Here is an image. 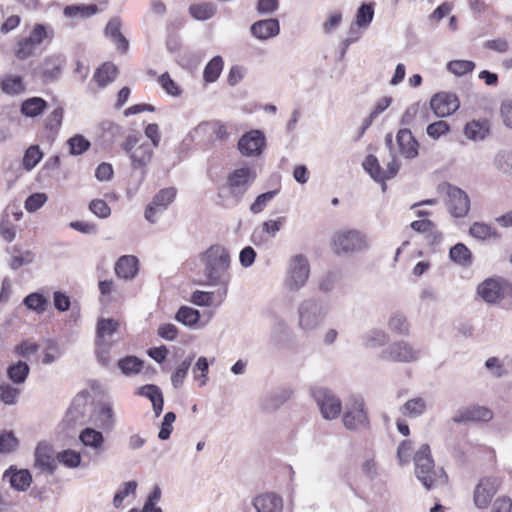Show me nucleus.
<instances>
[{
    "label": "nucleus",
    "instance_id": "obj_43",
    "mask_svg": "<svg viewBox=\"0 0 512 512\" xmlns=\"http://www.w3.org/2000/svg\"><path fill=\"white\" fill-rule=\"evenodd\" d=\"M223 69V60L220 56H215L206 65L203 73V77L206 82H215Z\"/></svg>",
    "mask_w": 512,
    "mask_h": 512
},
{
    "label": "nucleus",
    "instance_id": "obj_11",
    "mask_svg": "<svg viewBox=\"0 0 512 512\" xmlns=\"http://www.w3.org/2000/svg\"><path fill=\"white\" fill-rule=\"evenodd\" d=\"M177 190L174 187L161 189L145 209V219L150 223H156L168 206L174 201Z\"/></svg>",
    "mask_w": 512,
    "mask_h": 512
},
{
    "label": "nucleus",
    "instance_id": "obj_34",
    "mask_svg": "<svg viewBox=\"0 0 512 512\" xmlns=\"http://www.w3.org/2000/svg\"><path fill=\"white\" fill-rule=\"evenodd\" d=\"M98 12L97 5H71L64 8V15L70 18H88Z\"/></svg>",
    "mask_w": 512,
    "mask_h": 512
},
{
    "label": "nucleus",
    "instance_id": "obj_21",
    "mask_svg": "<svg viewBox=\"0 0 512 512\" xmlns=\"http://www.w3.org/2000/svg\"><path fill=\"white\" fill-rule=\"evenodd\" d=\"M397 142L400 153L407 159H413L418 155V142L408 129H401L397 133Z\"/></svg>",
    "mask_w": 512,
    "mask_h": 512
},
{
    "label": "nucleus",
    "instance_id": "obj_57",
    "mask_svg": "<svg viewBox=\"0 0 512 512\" xmlns=\"http://www.w3.org/2000/svg\"><path fill=\"white\" fill-rule=\"evenodd\" d=\"M475 67L472 61L468 60H453L447 64V69L456 76H462L471 72Z\"/></svg>",
    "mask_w": 512,
    "mask_h": 512
},
{
    "label": "nucleus",
    "instance_id": "obj_39",
    "mask_svg": "<svg viewBox=\"0 0 512 512\" xmlns=\"http://www.w3.org/2000/svg\"><path fill=\"white\" fill-rule=\"evenodd\" d=\"M117 365L124 375L132 376L138 374L141 371L143 367V361L136 356H127L120 359Z\"/></svg>",
    "mask_w": 512,
    "mask_h": 512
},
{
    "label": "nucleus",
    "instance_id": "obj_52",
    "mask_svg": "<svg viewBox=\"0 0 512 512\" xmlns=\"http://www.w3.org/2000/svg\"><path fill=\"white\" fill-rule=\"evenodd\" d=\"M469 233L472 237L479 240H486L492 237H497L496 232L492 229L491 226L481 222H475L470 227Z\"/></svg>",
    "mask_w": 512,
    "mask_h": 512
},
{
    "label": "nucleus",
    "instance_id": "obj_30",
    "mask_svg": "<svg viewBox=\"0 0 512 512\" xmlns=\"http://www.w3.org/2000/svg\"><path fill=\"white\" fill-rule=\"evenodd\" d=\"M7 477L10 478L11 486L19 491H25L32 481L28 470H14L12 467L4 473V478Z\"/></svg>",
    "mask_w": 512,
    "mask_h": 512
},
{
    "label": "nucleus",
    "instance_id": "obj_6",
    "mask_svg": "<svg viewBox=\"0 0 512 512\" xmlns=\"http://www.w3.org/2000/svg\"><path fill=\"white\" fill-rule=\"evenodd\" d=\"M309 275L308 258L303 254L293 255L287 262L283 286L289 292H298L305 287Z\"/></svg>",
    "mask_w": 512,
    "mask_h": 512
},
{
    "label": "nucleus",
    "instance_id": "obj_41",
    "mask_svg": "<svg viewBox=\"0 0 512 512\" xmlns=\"http://www.w3.org/2000/svg\"><path fill=\"white\" fill-rule=\"evenodd\" d=\"M208 371H209V363H208L207 358L204 356L199 357L192 368V374H193L194 380L199 383L200 387H203L207 384Z\"/></svg>",
    "mask_w": 512,
    "mask_h": 512
},
{
    "label": "nucleus",
    "instance_id": "obj_12",
    "mask_svg": "<svg viewBox=\"0 0 512 512\" xmlns=\"http://www.w3.org/2000/svg\"><path fill=\"white\" fill-rule=\"evenodd\" d=\"M381 358L393 362H413L420 358V350L414 348L408 342L399 341L383 350Z\"/></svg>",
    "mask_w": 512,
    "mask_h": 512
},
{
    "label": "nucleus",
    "instance_id": "obj_18",
    "mask_svg": "<svg viewBox=\"0 0 512 512\" xmlns=\"http://www.w3.org/2000/svg\"><path fill=\"white\" fill-rule=\"evenodd\" d=\"M253 506L257 512H282L283 499L275 493H264L253 500Z\"/></svg>",
    "mask_w": 512,
    "mask_h": 512
},
{
    "label": "nucleus",
    "instance_id": "obj_33",
    "mask_svg": "<svg viewBox=\"0 0 512 512\" xmlns=\"http://www.w3.org/2000/svg\"><path fill=\"white\" fill-rule=\"evenodd\" d=\"M117 72V67L108 62L96 70L93 78L98 86L103 88L115 80Z\"/></svg>",
    "mask_w": 512,
    "mask_h": 512
},
{
    "label": "nucleus",
    "instance_id": "obj_1",
    "mask_svg": "<svg viewBox=\"0 0 512 512\" xmlns=\"http://www.w3.org/2000/svg\"><path fill=\"white\" fill-rule=\"evenodd\" d=\"M202 261L204 263L203 274L207 285L226 286L228 284L229 274L227 271L230 266V256L224 247L220 245L211 246L204 252Z\"/></svg>",
    "mask_w": 512,
    "mask_h": 512
},
{
    "label": "nucleus",
    "instance_id": "obj_63",
    "mask_svg": "<svg viewBox=\"0 0 512 512\" xmlns=\"http://www.w3.org/2000/svg\"><path fill=\"white\" fill-rule=\"evenodd\" d=\"M90 211L99 218H107L111 214L108 204L102 199H94L89 204Z\"/></svg>",
    "mask_w": 512,
    "mask_h": 512
},
{
    "label": "nucleus",
    "instance_id": "obj_55",
    "mask_svg": "<svg viewBox=\"0 0 512 512\" xmlns=\"http://www.w3.org/2000/svg\"><path fill=\"white\" fill-rule=\"evenodd\" d=\"M290 334V328L288 324L281 319H276L271 328V339L275 343H280Z\"/></svg>",
    "mask_w": 512,
    "mask_h": 512
},
{
    "label": "nucleus",
    "instance_id": "obj_10",
    "mask_svg": "<svg viewBox=\"0 0 512 512\" xmlns=\"http://www.w3.org/2000/svg\"><path fill=\"white\" fill-rule=\"evenodd\" d=\"M501 481L494 476L483 477L476 485L473 493V501L477 508H487L500 487Z\"/></svg>",
    "mask_w": 512,
    "mask_h": 512
},
{
    "label": "nucleus",
    "instance_id": "obj_2",
    "mask_svg": "<svg viewBox=\"0 0 512 512\" xmlns=\"http://www.w3.org/2000/svg\"><path fill=\"white\" fill-rule=\"evenodd\" d=\"M415 475L426 489L444 485L448 477L442 468L436 469L428 444H422L414 456Z\"/></svg>",
    "mask_w": 512,
    "mask_h": 512
},
{
    "label": "nucleus",
    "instance_id": "obj_31",
    "mask_svg": "<svg viewBox=\"0 0 512 512\" xmlns=\"http://www.w3.org/2000/svg\"><path fill=\"white\" fill-rule=\"evenodd\" d=\"M426 409L427 403L426 400L422 397L409 399L400 407L401 413L410 418H418L422 416Z\"/></svg>",
    "mask_w": 512,
    "mask_h": 512
},
{
    "label": "nucleus",
    "instance_id": "obj_44",
    "mask_svg": "<svg viewBox=\"0 0 512 512\" xmlns=\"http://www.w3.org/2000/svg\"><path fill=\"white\" fill-rule=\"evenodd\" d=\"M175 318L182 324L192 327L198 323L200 319V313L198 310L191 307L182 306L176 313Z\"/></svg>",
    "mask_w": 512,
    "mask_h": 512
},
{
    "label": "nucleus",
    "instance_id": "obj_23",
    "mask_svg": "<svg viewBox=\"0 0 512 512\" xmlns=\"http://www.w3.org/2000/svg\"><path fill=\"white\" fill-rule=\"evenodd\" d=\"M119 323L113 319L101 318L97 323V346H110L112 336L118 331Z\"/></svg>",
    "mask_w": 512,
    "mask_h": 512
},
{
    "label": "nucleus",
    "instance_id": "obj_25",
    "mask_svg": "<svg viewBox=\"0 0 512 512\" xmlns=\"http://www.w3.org/2000/svg\"><path fill=\"white\" fill-rule=\"evenodd\" d=\"M292 396L289 389H281L265 395L261 399V408L266 412H273L286 403Z\"/></svg>",
    "mask_w": 512,
    "mask_h": 512
},
{
    "label": "nucleus",
    "instance_id": "obj_49",
    "mask_svg": "<svg viewBox=\"0 0 512 512\" xmlns=\"http://www.w3.org/2000/svg\"><path fill=\"white\" fill-rule=\"evenodd\" d=\"M388 340L387 334L378 329L368 331L363 336V343L368 348H377L384 345Z\"/></svg>",
    "mask_w": 512,
    "mask_h": 512
},
{
    "label": "nucleus",
    "instance_id": "obj_14",
    "mask_svg": "<svg viewBox=\"0 0 512 512\" xmlns=\"http://www.w3.org/2000/svg\"><path fill=\"white\" fill-rule=\"evenodd\" d=\"M430 107L437 117L443 118L456 112L460 101L455 93L443 91L432 96Z\"/></svg>",
    "mask_w": 512,
    "mask_h": 512
},
{
    "label": "nucleus",
    "instance_id": "obj_19",
    "mask_svg": "<svg viewBox=\"0 0 512 512\" xmlns=\"http://www.w3.org/2000/svg\"><path fill=\"white\" fill-rule=\"evenodd\" d=\"M506 287L497 280L488 279L478 286V294L488 303H495L504 297Z\"/></svg>",
    "mask_w": 512,
    "mask_h": 512
},
{
    "label": "nucleus",
    "instance_id": "obj_50",
    "mask_svg": "<svg viewBox=\"0 0 512 512\" xmlns=\"http://www.w3.org/2000/svg\"><path fill=\"white\" fill-rule=\"evenodd\" d=\"M493 164L502 173L512 175V152L501 151L497 153Z\"/></svg>",
    "mask_w": 512,
    "mask_h": 512
},
{
    "label": "nucleus",
    "instance_id": "obj_36",
    "mask_svg": "<svg viewBox=\"0 0 512 512\" xmlns=\"http://www.w3.org/2000/svg\"><path fill=\"white\" fill-rule=\"evenodd\" d=\"M209 128L213 130L216 140L224 141L228 139L229 132L227 126L221 122H202L195 128V133H204Z\"/></svg>",
    "mask_w": 512,
    "mask_h": 512
},
{
    "label": "nucleus",
    "instance_id": "obj_45",
    "mask_svg": "<svg viewBox=\"0 0 512 512\" xmlns=\"http://www.w3.org/2000/svg\"><path fill=\"white\" fill-rule=\"evenodd\" d=\"M464 133L471 140H483L488 133V127L485 123L472 121L466 124Z\"/></svg>",
    "mask_w": 512,
    "mask_h": 512
},
{
    "label": "nucleus",
    "instance_id": "obj_58",
    "mask_svg": "<svg viewBox=\"0 0 512 512\" xmlns=\"http://www.w3.org/2000/svg\"><path fill=\"white\" fill-rule=\"evenodd\" d=\"M277 193H278V191L274 190V191H268L263 194H260L259 196L256 197L255 201L251 204L250 211L253 214H258V213L262 212L265 209V207L267 206V204L273 200V198L276 196Z\"/></svg>",
    "mask_w": 512,
    "mask_h": 512
},
{
    "label": "nucleus",
    "instance_id": "obj_53",
    "mask_svg": "<svg viewBox=\"0 0 512 512\" xmlns=\"http://www.w3.org/2000/svg\"><path fill=\"white\" fill-rule=\"evenodd\" d=\"M389 328L400 335H407L409 332V323L407 318L401 313L393 314L388 321Z\"/></svg>",
    "mask_w": 512,
    "mask_h": 512
},
{
    "label": "nucleus",
    "instance_id": "obj_62",
    "mask_svg": "<svg viewBox=\"0 0 512 512\" xmlns=\"http://www.w3.org/2000/svg\"><path fill=\"white\" fill-rule=\"evenodd\" d=\"M39 350V345L35 342L25 340L19 345H17L14 349V352L23 357L30 358L32 355L36 354Z\"/></svg>",
    "mask_w": 512,
    "mask_h": 512
},
{
    "label": "nucleus",
    "instance_id": "obj_37",
    "mask_svg": "<svg viewBox=\"0 0 512 512\" xmlns=\"http://www.w3.org/2000/svg\"><path fill=\"white\" fill-rule=\"evenodd\" d=\"M46 101L39 97L29 98L23 102L21 112L27 117H36L46 108Z\"/></svg>",
    "mask_w": 512,
    "mask_h": 512
},
{
    "label": "nucleus",
    "instance_id": "obj_54",
    "mask_svg": "<svg viewBox=\"0 0 512 512\" xmlns=\"http://www.w3.org/2000/svg\"><path fill=\"white\" fill-rule=\"evenodd\" d=\"M136 489H137L136 481H128V482L123 483L121 488H119V490L114 495L113 505L116 508H119L127 496H129L130 494H135Z\"/></svg>",
    "mask_w": 512,
    "mask_h": 512
},
{
    "label": "nucleus",
    "instance_id": "obj_22",
    "mask_svg": "<svg viewBox=\"0 0 512 512\" xmlns=\"http://www.w3.org/2000/svg\"><path fill=\"white\" fill-rule=\"evenodd\" d=\"M114 270L119 278L131 280L138 272V259L133 255L121 256L117 260Z\"/></svg>",
    "mask_w": 512,
    "mask_h": 512
},
{
    "label": "nucleus",
    "instance_id": "obj_8",
    "mask_svg": "<svg viewBox=\"0 0 512 512\" xmlns=\"http://www.w3.org/2000/svg\"><path fill=\"white\" fill-rule=\"evenodd\" d=\"M256 178L255 171L250 167L235 169L227 178L229 195L239 203Z\"/></svg>",
    "mask_w": 512,
    "mask_h": 512
},
{
    "label": "nucleus",
    "instance_id": "obj_61",
    "mask_svg": "<svg viewBox=\"0 0 512 512\" xmlns=\"http://www.w3.org/2000/svg\"><path fill=\"white\" fill-rule=\"evenodd\" d=\"M18 446V440L12 432L0 434V453H11Z\"/></svg>",
    "mask_w": 512,
    "mask_h": 512
},
{
    "label": "nucleus",
    "instance_id": "obj_3",
    "mask_svg": "<svg viewBox=\"0 0 512 512\" xmlns=\"http://www.w3.org/2000/svg\"><path fill=\"white\" fill-rule=\"evenodd\" d=\"M331 247L336 255H351L368 250L370 241L360 230L342 229L333 234Z\"/></svg>",
    "mask_w": 512,
    "mask_h": 512
},
{
    "label": "nucleus",
    "instance_id": "obj_60",
    "mask_svg": "<svg viewBox=\"0 0 512 512\" xmlns=\"http://www.w3.org/2000/svg\"><path fill=\"white\" fill-rule=\"evenodd\" d=\"M35 49V46L22 37L16 43L15 56L20 60H25L34 55Z\"/></svg>",
    "mask_w": 512,
    "mask_h": 512
},
{
    "label": "nucleus",
    "instance_id": "obj_26",
    "mask_svg": "<svg viewBox=\"0 0 512 512\" xmlns=\"http://www.w3.org/2000/svg\"><path fill=\"white\" fill-rule=\"evenodd\" d=\"M279 30V22L273 18L257 21L251 26V33L262 40L278 35Z\"/></svg>",
    "mask_w": 512,
    "mask_h": 512
},
{
    "label": "nucleus",
    "instance_id": "obj_42",
    "mask_svg": "<svg viewBox=\"0 0 512 512\" xmlns=\"http://www.w3.org/2000/svg\"><path fill=\"white\" fill-rule=\"evenodd\" d=\"M189 12L196 20L204 21L214 16L216 7L212 3L194 4L189 7Z\"/></svg>",
    "mask_w": 512,
    "mask_h": 512
},
{
    "label": "nucleus",
    "instance_id": "obj_17",
    "mask_svg": "<svg viewBox=\"0 0 512 512\" xmlns=\"http://www.w3.org/2000/svg\"><path fill=\"white\" fill-rule=\"evenodd\" d=\"M373 16L374 9L371 4H362L359 7L356 13L355 23L350 27V36L344 41L346 47L359 38V35L355 32V26L359 29H366L370 25Z\"/></svg>",
    "mask_w": 512,
    "mask_h": 512
},
{
    "label": "nucleus",
    "instance_id": "obj_5",
    "mask_svg": "<svg viewBox=\"0 0 512 512\" xmlns=\"http://www.w3.org/2000/svg\"><path fill=\"white\" fill-rule=\"evenodd\" d=\"M328 308L320 300H303L297 309L298 328L306 334L316 331L324 322Z\"/></svg>",
    "mask_w": 512,
    "mask_h": 512
},
{
    "label": "nucleus",
    "instance_id": "obj_9",
    "mask_svg": "<svg viewBox=\"0 0 512 512\" xmlns=\"http://www.w3.org/2000/svg\"><path fill=\"white\" fill-rule=\"evenodd\" d=\"M312 394L324 419L333 420L339 416L342 406L335 394L325 388H316Z\"/></svg>",
    "mask_w": 512,
    "mask_h": 512
},
{
    "label": "nucleus",
    "instance_id": "obj_48",
    "mask_svg": "<svg viewBox=\"0 0 512 512\" xmlns=\"http://www.w3.org/2000/svg\"><path fill=\"white\" fill-rule=\"evenodd\" d=\"M23 303L28 309L42 313L47 308L48 300L40 293H31L24 298Z\"/></svg>",
    "mask_w": 512,
    "mask_h": 512
},
{
    "label": "nucleus",
    "instance_id": "obj_24",
    "mask_svg": "<svg viewBox=\"0 0 512 512\" xmlns=\"http://www.w3.org/2000/svg\"><path fill=\"white\" fill-rule=\"evenodd\" d=\"M65 59L62 55H51L45 58L41 66V76L44 81H53L61 74Z\"/></svg>",
    "mask_w": 512,
    "mask_h": 512
},
{
    "label": "nucleus",
    "instance_id": "obj_46",
    "mask_svg": "<svg viewBox=\"0 0 512 512\" xmlns=\"http://www.w3.org/2000/svg\"><path fill=\"white\" fill-rule=\"evenodd\" d=\"M450 258L452 261L467 266L471 263V252L462 243H458L450 249Z\"/></svg>",
    "mask_w": 512,
    "mask_h": 512
},
{
    "label": "nucleus",
    "instance_id": "obj_35",
    "mask_svg": "<svg viewBox=\"0 0 512 512\" xmlns=\"http://www.w3.org/2000/svg\"><path fill=\"white\" fill-rule=\"evenodd\" d=\"M22 390L12 383L0 384V401L5 405L13 406L18 403Z\"/></svg>",
    "mask_w": 512,
    "mask_h": 512
},
{
    "label": "nucleus",
    "instance_id": "obj_7",
    "mask_svg": "<svg viewBox=\"0 0 512 512\" xmlns=\"http://www.w3.org/2000/svg\"><path fill=\"white\" fill-rule=\"evenodd\" d=\"M343 424L349 430L369 428V418L361 397H351L345 405Z\"/></svg>",
    "mask_w": 512,
    "mask_h": 512
},
{
    "label": "nucleus",
    "instance_id": "obj_59",
    "mask_svg": "<svg viewBox=\"0 0 512 512\" xmlns=\"http://www.w3.org/2000/svg\"><path fill=\"white\" fill-rule=\"evenodd\" d=\"M42 159V152L37 146H31L23 157V166L26 170L33 169Z\"/></svg>",
    "mask_w": 512,
    "mask_h": 512
},
{
    "label": "nucleus",
    "instance_id": "obj_47",
    "mask_svg": "<svg viewBox=\"0 0 512 512\" xmlns=\"http://www.w3.org/2000/svg\"><path fill=\"white\" fill-rule=\"evenodd\" d=\"M57 462L67 468H77L81 464V454L77 451L67 449L56 455Z\"/></svg>",
    "mask_w": 512,
    "mask_h": 512
},
{
    "label": "nucleus",
    "instance_id": "obj_38",
    "mask_svg": "<svg viewBox=\"0 0 512 512\" xmlns=\"http://www.w3.org/2000/svg\"><path fill=\"white\" fill-rule=\"evenodd\" d=\"M1 89L6 94L17 95L25 90V86L21 76L7 75L1 82Z\"/></svg>",
    "mask_w": 512,
    "mask_h": 512
},
{
    "label": "nucleus",
    "instance_id": "obj_64",
    "mask_svg": "<svg viewBox=\"0 0 512 512\" xmlns=\"http://www.w3.org/2000/svg\"><path fill=\"white\" fill-rule=\"evenodd\" d=\"M47 201L45 193H34L25 201V208L28 212H35L40 209Z\"/></svg>",
    "mask_w": 512,
    "mask_h": 512
},
{
    "label": "nucleus",
    "instance_id": "obj_15",
    "mask_svg": "<svg viewBox=\"0 0 512 512\" xmlns=\"http://www.w3.org/2000/svg\"><path fill=\"white\" fill-rule=\"evenodd\" d=\"M265 136L260 130H250L238 141L240 153L247 157L259 156L265 146Z\"/></svg>",
    "mask_w": 512,
    "mask_h": 512
},
{
    "label": "nucleus",
    "instance_id": "obj_28",
    "mask_svg": "<svg viewBox=\"0 0 512 512\" xmlns=\"http://www.w3.org/2000/svg\"><path fill=\"white\" fill-rule=\"evenodd\" d=\"M79 439L84 446L93 449L98 454L104 451V437L100 431L85 428L81 431Z\"/></svg>",
    "mask_w": 512,
    "mask_h": 512
},
{
    "label": "nucleus",
    "instance_id": "obj_40",
    "mask_svg": "<svg viewBox=\"0 0 512 512\" xmlns=\"http://www.w3.org/2000/svg\"><path fill=\"white\" fill-rule=\"evenodd\" d=\"M193 355L186 357L176 368L174 373L171 375V383L174 388H180L187 376L188 370L191 367Z\"/></svg>",
    "mask_w": 512,
    "mask_h": 512
},
{
    "label": "nucleus",
    "instance_id": "obj_56",
    "mask_svg": "<svg viewBox=\"0 0 512 512\" xmlns=\"http://www.w3.org/2000/svg\"><path fill=\"white\" fill-rule=\"evenodd\" d=\"M72 155H81L90 147V142L82 135H75L67 141Z\"/></svg>",
    "mask_w": 512,
    "mask_h": 512
},
{
    "label": "nucleus",
    "instance_id": "obj_51",
    "mask_svg": "<svg viewBox=\"0 0 512 512\" xmlns=\"http://www.w3.org/2000/svg\"><path fill=\"white\" fill-rule=\"evenodd\" d=\"M39 44L45 40L51 41L54 38V30L49 25L35 23L29 33Z\"/></svg>",
    "mask_w": 512,
    "mask_h": 512
},
{
    "label": "nucleus",
    "instance_id": "obj_13",
    "mask_svg": "<svg viewBox=\"0 0 512 512\" xmlns=\"http://www.w3.org/2000/svg\"><path fill=\"white\" fill-rule=\"evenodd\" d=\"M362 165L375 181L382 183L387 179L393 178L399 170V164L396 162L395 157H392L391 161L387 164L386 170L381 168L378 159L373 155H368ZM385 187V184H383V190Z\"/></svg>",
    "mask_w": 512,
    "mask_h": 512
},
{
    "label": "nucleus",
    "instance_id": "obj_20",
    "mask_svg": "<svg viewBox=\"0 0 512 512\" xmlns=\"http://www.w3.org/2000/svg\"><path fill=\"white\" fill-rule=\"evenodd\" d=\"M35 467L53 473L57 468V459H55L53 450L49 445L39 444L35 451Z\"/></svg>",
    "mask_w": 512,
    "mask_h": 512
},
{
    "label": "nucleus",
    "instance_id": "obj_27",
    "mask_svg": "<svg viewBox=\"0 0 512 512\" xmlns=\"http://www.w3.org/2000/svg\"><path fill=\"white\" fill-rule=\"evenodd\" d=\"M137 395L148 398L153 406L154 413L158 417L164 406V399L160 388L153 384L141 386L137 389Z\"/></svg>",
    "mask_w": 512,
    "mask_h": 512
},
{
    "label": "nucleus",
    "instance_id": "obj_29",
    "mask_svg": "<svg viewBox=\"0 0 512 512\" xmlns=\"http://www.w3.org/2000/svg\"><path fill=\"white\" fill-rule=\"evenodd\" d=\"M106 35L117 45L118 49L126 52L129 43L125 36L121 33V21L119 18H112L105 29Z\"/></svg>",
    "mask_w": 512,
    "mask_h": 512
},
{
    "label": "nucleus",
    "instance_id": "obj_4",
    "mask_svg": "<svg viewBox=\"0 0 512 512\" xmlns=\"http://www.w3.org/2000/svg\"><path fill=\"white\" fill-rule=\"evenodd\" d=\"M121 148L131 160L132 170H140L142 179L146 175L147 166L151 163L154 148L147 142L141 141L138 134H129L121 143Z\"/></svg>",
    "mask_w": 512,
    "mask_h": 512
},
{
    "label": "nucleus",
    "instance_id": "obj_32",
    "mask_svg": "<svg viewBox=\"0 0 512 512\" xmlns=\"http://www.w3.org/2000/svg\"><path fill=\"white\" fill-rule=\"evenodd\" d=\"M29 373L30 367L24 361H18L7 368V376L14 385L24 384Z\"/></svg>",
    "mask_w": 512,
    "mask_h": 512
},
{
    "label": "nucleus",
    "instance_id": "obj_16",
    "mask_svg": "<svg viewBox=\"0 0 512 512\" xmlns=\"http://www.w3.org/2000/svg\"><path fill=\"white\" fill-rule=\"evenodd\" d=\"M447 207L450 214L454 217H464L470 208L468 195L458 187L447 186Z\"/></svg>",
    "mask_w": 512,
    "mask_h": 512
}]
</instances>
